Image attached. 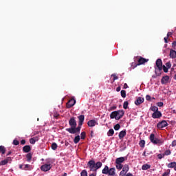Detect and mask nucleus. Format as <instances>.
<instances>
[{"mask_svg": "<svg viewBox=\"0 0 176 176\" xmlns=\"http://www.w3.org/2000/svg\"><path fill=\"white\" fill-rule=\"evenodd\" d=\"M102 167V162H98L96 163L95 160H89L87 162V168H89L91 171H97L98 168H101Z\"/></svg>", "mask_w": 176, "mask_h": 176, "instance_id": "obj_1", "label": "nucleus"}, {"mask_svg": "<svg viewBox=\"0 0 176 176\" xmlns=\"http://www.w3.org/2000/svg\"><path fill=\"white\" fill-rule=\"evenodd\" d=\"M156 67H155V73L156 76H160L162 75V71L163 70V63L162 59L158 58L155 62Z\"/></svg>", "mask_w": 176, "mask_h": 176, "instance_id": "obj_2", "label": "nucleus"}, {"mask_svg": "<svg viewBox=\"0 0 176 176\" xmlns=\"http://www.w3.org/2000/svg\"><path fill=\"white\" fill-rule=\"evenodd\" d=\"M69 124L70 126V128L66 129V131H67L68 133H74V131H75V129L74 128L76 127L77 126L76 120H75V118L72 117L69 119Z\"/></svg>", "mask_w": 176, "mask_h": 176, "instance_id": "obj_3", "label": "nucleus"}, {"mask_svg": "<svg viewBox=\"0 0 176 176\" xmlns=\"http://www.w3.org/2000/svg\"><path fill=\"white\" fill-rule=\"evenodd\" d=\"M150 141L152 142V144H154L155 145H162L163 141L160 139H157L155 138V134L151 133L150 135Z\"/></svg>", "mask_w": 176, "mask_h": 176, "instance_id": "obj_4", "label": "nucleus"}, {"mask_svg": "<svg viewBox=\"0 0 176 176\" xmlns=\"http://www.w3.org/2000/svg\"><path fill=\"white\" fill-rule=\"evenodd\" d=\"M136 60L138 61L136 67L137 65H142L143 64H145V63H148L149 61V59L142 58V56H137Z\"/></svg>", "mask_w": 176, "mask_h": 176, "instance_id": "obj_5", "label": "nucleus"}, {"mask_svg": "<svg viewBox=\"0 0 176 176\" xmlns=\"http://www.w3.org/2000/svg\"><path fill=\"white\" fill-rule=\"evenodd\" d=\"M168 126V124L167 123V121L162 120L157 123V129H164V127H167Z\"/></svg>", "mask_w": 176, "mask_h": 176, "instance_id": "obj_6", "label": "nucleus"}, {"mask_svg": "<svg viewBox=\"0 0 176 176\" xmlns=\"http://www.w3.org/2000/svg\"><path fill=\"white\" fill-rule=\"evenodd\" d=\"M52 168V164H45L41 166V171H49V170H50Z\"/></svg>", "mask_w": 176, "mask_h": 176, "instance_id": "obj_7", "label": "nucleus"}, {"mask_svg": "<svg viewBox=\"0 0 176 176\" xmlns=\"http://www.w3.org/2000/svg\"><path fill=\"white\" fill-rule=\"evenodd\" d=\"M129 167L127 164L124 165V166H122V171L120 173V175H122L124 176L126 175V174H127V172L129 170Z\"/></svg>", "mask_w": 176, "mask_h": 176, "instance_id": "obj_8", "label": "nucleus"}, {"mask_svg": "<svg viewBox=\"0 0 176 176\" xmlns=\"http://www.w3.org/2000/svg\"><path fill=\"white\" fill-rule=\"evenodd\" d=\"M75 104H76V100H75V99L74 98L70 99L67 104V107L72 108V107H74Z\"/></svg>", "mask_w": 176, "mask_h": 176, "instance_id": "obj_9", "label": "nucleus"}, {"mask_svg": "<svg viewBox=\"0 0 176 176\" xmlns=\"http://www.w3.org/2000/svg\"><path fill=\"white\" fill-rule=\"evenodd\" d=\"M152 118L153 119H159L162 118V112H160V111L154 112L152 114Z\"/></svg>", "mask_w": 176, "mask_h": 176, "instance_id": "obj_10", "label": "nucleus"}, {"mask_svg": "<svg viewBox=\"0 0 176 176\" xmlns=\"http://www.w3.org/2000/svg\"><path fill=\"white\" fill-rule=\"evenodd\" d=\"M168 80H170V77L168 76H164L161 80V83L162 85H166V83H168Z\"/></svg>", "mask_w": 176, "mask_h": 176, "instance_id": "obj_11", "label": "nucleus"}, {"mask_svg": "<svg viewBox=\"0 0 176 176\" xmlns=\"http://www.w3.org/2000/svg\"><path fill=\"white\" fill-rule=\"evenodd\" d=\"M145 101V99L144 98L138 97L137 98L136 100L135 101V105H141Z\"/></svg>", "mask_w": 176, "mask_h": 176, "instance_id": "obj_12", "label": "nucleus"}, {"mask_svg": "<svg viewBox=\"0 0 176 176\" xmlns=\"http://www.w3.org/2000/svg\"><path fill=\"white\" fill-rule=\"evenodd\" d=\"M124 115V111L123 110H118L117 111V118L119 120L122 119Z\"/></svg>", "mask_w": 176, "mask_h": 176, "instance_id": "obj_13", "label": "nucleus"}, {"mask_svg": "<svg viewBox=\"0 0 176 176\" xmlns=\"http://www.w3.org/2000/svg\"><path fill=\"white\" fill-rule=\"evenodd\" d=\"M10 160H12V158L10 157H8L6 159L0 162V166H6V164L9 163Z\"/></svg>", "mask_w": 176, "mask_h": 176, "instance_id": "obj_14", "label": "nucleus"}, {"mask_svg": "<svg viewBox=\"0 0 176 176\" xmlns=\"http://www.w3.org/2000/svg\"><path fill=\"white\" fill-rule=\"evenodd\" d=\"M74 132H70V134H76V133H80V129H82V125L78 124V127H74Z\"/></svg>", "mask_w": 176, "mask_h": 176, "instance_id": "obj_15", "label": "nucleus"}, {"mask_svg": "<svg viewBox=\"0 0 176 176\" xmlns=\"http://www.w3.org/2000/svg\"><path fill=\"white\" fill-rule=\"evenodd\" d=\"M126 160L124 157H118L116 160V164H122Z\"/></svg>", "mask_w": 176, "mask_h": 176, "instance_id": "obj_16", "label": "nucleus"}, {"mask_svg": "<svg viewBox=\"0 0 176 176\" xmlns=\"http://www.w3.org/2000/svg\"><path fill=\"white\" fill-rule=\"evenodd\" d=\"M111 119H116V120H118V111H115L111 113L110 114Z\"/></svg>", "mask_w": 176, "mask_h": 176, "instance_id": "obj_17", "label": "nucleus"}, {"mask_svg": "<svg viewBox=\"0 0 176 176\" xmlns=\"http://www.w3.org/2000/svg\"><path fill=\"white\" fill-rule=\"evenodd\" d=\"M78 124H80V126H82L83 124V122H85V116L84 115H80L78 117Z\"/></svg>", "mask_w": 176, "mask_h": 176, "instance_id": "obj_18", "label": "nucleus"}, {"mask_svg": "<svg viewBox=\"0 0 176 176\" xmlns=\"http://www.w3.org/2000/svg\"><path fill=\"white\" fill-rule=\"evenodd\" d=\"M126 130L120 131L118 135L120 140H123V138L126 137Z\"/></svg>", "mask_w": 176, "mask_h": 176, "instance_id": "obj_19", "label": "nucleus"}, {"mask_svg": "<svg viewBox=\"0 0 176 176\" xmlns=\"http://www.w3.org/2000/svg\"><path fill=\"white\" fill-rule=\"evenodd\" d=\"M23 151L25 153H28V152H31V146L30 145H26L23 147Z\"/></svg>", "mask_w": 176, "mask_h": 176, "instance_id": "obj_20", "label": "nucleus"}, {"mask_svg": "<svg viewBox=\"0 0 176 176\" xmlns=\"http://www.w3.org/2000/svg\"><path fill=\"white\" fill-rule=\"evenodd\" d=\"M116 169H115V168H110L109 169V172H108V173H107V175H111V176H113V175H115V174H116Z\"/></svg>", "mask_w": 176, "mask_h": 176, "instance_id": "obj_21", "label": "nucleus"}, {"mask_svg": "<svg viewBox=\"0 0 176 176\" xmlns=\"http://www.w3.org/2000/svg\"><path fill=\"white\" fill-rule=\"evenodd\" d=\"M87 125L89 127H94V126H96V120H90L88 121Z\"/></svg>", "mask_w": 176, "mask_h": 176, "instance_id": "obj_22", "label": "nucleus"}, {"mask_svg": "<svg viewBox=\"0 0 176 176\" xmlns=\"http://www.w3.org/2000/svg\"><path fill=\"white\" fill-rule=\"evenodd\" d=\"M169 56L170 58H176V51L174 50H170Z\"/></svg>", "mask_w": 176, "mask_h": 176, "instance_id": "obj_23", "label": "nucleus"}, {"mask_svg": "<svg viewBox=\"0 0 176 176\" xmlns=\"http://www.w3.org/2000/svg\"><path fill=\"white\" fill-rule=\"evenodd\" d=\"M23 170H25V171H31V170H32V166L30 164H25L23 165Z\"/></svg>", "mask_w": 176, "mask_h": 176, "instance_id": "obj_24", "label": "nucleus"}, {"mask_svg": "<svg viewBox=\"0 0 176 176\" xmlns=\"http://www.w3.org/2000/svg\"><path fill=\"white\" fill-rule=\"evenodd\" d=\"M109 171V167H108V166H105L104 168L102 170V174L108 175Z\"/></svg>", "mask_w": 176, "mask_h": 176, "instance_id": "obj_25", "label": "nucleus"}, {"mask_svg": "<svg viewBox=\"0 0 176 176\" xmlns=\"http://www.w3.org/2000/svg\"><path fill=\"white\" fill-rule=\"evenodd\" d=\"M168 168H174V170H175V167H176V162H170L168 164Z\"/></svg>", "mask_w": 176, "mask_h": 176, "instance_id": "obj_26", "label": "nucleus"}, {"mask_svg": "<svg viewBox=\"0 0 176 176\" xmlns=\"http://www.w3.org/2000/svg\"><path fill=\"white\" fill-rule=\"evenodd\" d=\"M0 153H2V155H5L6 153V148L3 146H0Z\"/></svg>", "mask_w": 176, "mask_h": 176, "instance_id": "obj_27", "label": "nucleus"}, {"mask_svg": "<svg viewBox=\"0 0 176 176\" xmlns=\"http://www.w3.org/2000/svg\"><path fill=\"white\" fill-rule=\"evenodd\" d=\"M26 159L27 162H31L32 160V154L31 153H29L26 155Z\"/></svg>", "mask_w": 176, "mask_h": 176, "instance_id": "obj_28", "label": "nucleus"}, {"mask_svg": "<svg viewBox=\"0 0 176 176\" xmlns=\"http://www.w3.org/2000/svg\"><path fill=\"white\" fill-rule=\"evenodd\" d=\"M113 134H115V131H113V129H109V131L107 132L108 137H112Z\"/></svg>", "mask_w": 176, "mask_h": 176, "instance_id": "obj_29", "label": "nucleus"}, {"mask_svg": "<svg viewBox=\"0 0 176 176\" xmlns=\"http://www.w3.org/2000/svg\"><path fill=\"white\" fill-rule=\"evenodd\" d=\"M151 168V165L146 164L142 165V170H149Z\"/></svg>", "mask_w": 176, "mask_h": 176, "instance_id": "obj_30", "label": "nucleus"}, {"mask_svg": "<svg viewBox=\"0 0 176 176\" xmlns=\"http://www.w3.org/2000/svg\"><path fill=\"white\" fill-rule=\"evenodd\" d=\"M79 141H80V136L79 135H78L77 136H76L74 139V144H78L79 142Z\"/></svg>", "mask_w": 176, "mask_h": 176, "instance_id": "obj_31", "label": "nucleus"}, {"mask_svg": "<svg viewBox=\"0 0 176 176\" xmlns=\"http://www.w3.org/2000/svg\"><path fill=\"white\" fill-rule=\"evenodd\" d=\"M151 111H153V112H157L159 111V108L156 106H151L150 107Z\"/></svg>", "mask_w": 176, "mask_h": 176, "instance_id": "obj_32", "label": "nucleus"}, {"mask_svg": "<svg viewBox=\"0 0 176 176\" xmlns=\"http://www.w3.org/2000/svg\"><path fill=\"white\" fill-rule=\"evenodd\" d=\"M58 146L57 145V143H55V142L52 143L51 145V148H52V151H56V149H57Z\"/></svg>", "mask_w": 176, "mask_h": 176, "instance_id": "obj_33", "label": "nucleus"}, {"mask_svg": "<svg viewBox=\"0 0 176 176\" xmlns=\"http://www.w3.org/2000/svg\"><path fill=\"white\" fill-rule=\"evenodd\" d=\"M139 145L140 148H145V140H140V142H139Z\"/></svg>", "mask_w": 176, "mask_h": 176, "instance_id": "obj_34", "label": "nucleus"}, {"mask_svg": "<svg viewBox=\"0 0 176 176\" xmlns=\"http://www.w3.org/2000/svg\"><path fill=\"white\" fill-rule=\"evenodd\" d=\"M36 141H38V138L36 137L30 139V144H35Z\"/></svg>", "mask_w": 176, "mask_h": 176, "instance_id": "obj_35", "label": "nucleus"}, {"mask_svg": "<svg viewBox=\"0 0 176 176\" xmlns=\"http://www.w3.org/2000/svg\"><path fill=\"white\" fill-rule=\"evenodd\" d=\"M116 167L117 170H122L123 168V164H116Z\"/></svg>", "mask_w": 176, "mask_h": 176, "instance_id": "obj_36", "label": "nucleus"}, {"mask_svg": "<svg viewBox=\"0 0 176 176\" xmlns=\"http://www.w3.org/2000/svg\"><path fill=\"white\" fill-rule=\"evenodd\" d=\"M123 108H124V109H127V108H129V102L128 101L124 102Z\"/></svg>", "mask_w": 176, "mask_h": 176, "instance_id": "obj_37", "label": "nucleus"}, {"mask_svg": "<svg viewBox=\"0 0 176 176\" xmlns=\"http://www.w3.org/2000/svg\"><path fill=\"white\" fill-rule=\"evenodd\" d=\"M81 140H85L86 138V132L83 131L80 133Z\"/></svg>", "mask_w": 176, "mask_h": 176, "instance_id": "obj_38", "label": "nucleus"}, {"mask_svg": "<svg viewBox=\"0 0 176 176\" xmlns=\"http://www.w3.org/2000/svg\"><path fill=\"white\" fill-rule=\"evenodd\" d=\"M168 155H171V151L170 150L165 151V152L164 153V155L168 156Z\"/></svg>", "mask_w": 176, "mask_h": 176, "instance_id": "obj_39", "label": "nucleus"}, {"mask_svg": "<svg viewBox=\"0 0 176 176\" xmlns=\"http://www.w3.org/2000/svg\"><path fill=\"white\" fill-rule=\"evenodd\" d=\"M170 175V169H168L166 172L164 173L162 176H169Z\"/></svg>", "mask_w": 176, "mask_h": 176, "instance_id": "obj_40", "label": "nucleus"}, {"mask_svg": "<svg viewBox=\"0 0 176 176\" xmlns=\"http://www.w3.org/2000/svg\"><path fill=\"white\" fill-rule=\"evenodd\" d=\"M121 97H122V98H126V91L124 90L121 91Z\"/></svg>", "mask_w": 176, "mask_h": 176, "instance_id": "obj_41", "label": "nucleus"}, {"mask_svg": "<svg viewBox=\"0 0 176 176\" xmlns=\"http://www.w3.org/2000/svg\"><path fill=\"white\" fill-rule=\"evenodd\" d=\"M119 129H120V124H116L114 126V130H116V131H118V130H119Z\"/></svg>", "mask_w": 176, "mask_h": 176, "instance_id": "obj_42", "label": "nucleus"}, {"mask_svg": "<svg viewBox=\"0 0 176 176\" xmlns=\"http://www.w3.org/2000/svg\"><path fill=\"white\" fill-rule=\"evenodd\" d=\"M162 69H163L164 72H165V73L168 72V67H166L165 65L162 66Z\"/></svg>", "mask_w": 176, "mask_h": 176, "instance_id": "obj_43", "label": "nucleus"}, {"mask_svg": "<svg viewBox=\"0 0 176 176\" xmlns=\"http://www.w3.org/2000/svg\"><path fill=\"white\" fill-rule=\"evenodd\" d=\"M80 174L81 176H87V171H86V170H83Z\"/></svg>", "mask_w": 176, "mask_h": 176, "instance_id": "obj_44", "label": "nucleus"}, {"mask_svg": "<svg viewBox=\"0 0 176 176\" xmlns=\"http://www.w3.org/2000/svg\"><path fill=\"white\" fill-rule=\"evenodd\" d=\"M165 67H166L168 68V69L171 68V63L167 62V63H166V66H165Z\"/></svg>", "mask_w": 176, "mask_h": 176, "instance_id": "obj_45", "label": "nucleus"}, {"mask_svg": "<svg viewBox=\"0 0 176 176\" xmlns=\"http://www.w3.org/2000/svg\"><path fill=\"white\" fill-rule=\"evenodd\" d=\"M13 144L16 146L19 145V144H20V142H19V140H13Z\"/></svg>", "mask_w": 176, "mask_h": 176, "instance_id": "obj_46", "label": "nucleus"}, {"mask_svg": "<svg viewBox=\"0 0 176 176\" xmlns=\"http://www.w3.org/2000/svg\"><path fill=\"white\" fill-rule=\"evenodd\" d=\"M158 159H163L164 157V154H158Z\"/></svg>", "mask_w": 176, "mask_h": 176, "instance_id": "obj_47", "label": "nucleus"}, {"mask_svg": "<svg viewBox=\"0 0 176 176\" xmlns=\"http://www.w3.org/2000/svg\"><path fill=\"white\" fill-rule=\"evenodd\" d=\"M111 76H113V82H115V80H117V79H118V78L116 76V74H112Z\"/></svg>", "mask_w": 176, "mask_h": 176, "instance_id": "obj_48", "label": "nucleus"}, {"mask_svg": "<svg viewBox=\"0 0 176 176\" xmlns=\"http://www.w3.org/2000/svg\"><path fill=\"white\" fill-rule=\"evenodd\" d=\"M157 107H163V102H159L157 103Z\"/></svg>", "mask_w": 176, "mask_h": 176, "instance_id": "obj_49", "label": "nucleus"}, {"mask_svg": "<svg viewBox=\"0 0 176 176\" xmlns=\"http://www.w3.org/2000/svg\"><path fill=\"white\" fill-rule=\"evenodd\" d=\"M146 100L147 101H151V96L146 95Z\"/></svg>", "mask_w": 176, "mask_h": 176, "instance_id": "obj_50", "label": "nucleus"}, {"mask_svg": "<svg viewBox=\"0 0 176 176\" xmlns=\"http://www.w3.org/2000/svg\"><path fill=\"white\" fill-rule=\"evenodd\" d=\"M171 35H173V32H168L167 33L166 37L168 38L169 36H171Z\"/></svg>", "mask_w": 176, "mask_h": 176, "instance_id": "obj_51", "label": "nucleus"}, {"mask_svg": "<svg viewBox=\"0 0 176 176\" xmlns=\"http://www.w3.org/2000/svg\"><path fill=\"white\" fill-rule=\"evenodd\" d=\"M172 146H176V140H173V142H172Z\"/></svg>", "mask_w": 176, "mask_h": 176, "instance_id": "obj_52", "label": "nucleus"}, {"mask_svg": "<svg viewBox=\"0 0 176 176\" xmlns=\"http://www.w3.org/2000/svg\"><path fill=\"white\" fill-rule=\"evenodd\" d=\"M21 145H25V140H22L21 141Z\"/></svg>", "mask_w": 176, "mask_h": 176, "instance_id": "obj_53", "label": "nucleus"}, {"mask_svg": "<svg viewBox=\"0 0 176 176\" xmlns=\"http://www.w3.org/2000/svg\"><path fill=\"white\" fill-rule=\"evenodd\" d=\"M19 168H20V170H23V168H24V164H20V165H19Z\"/></svg>", "mask_w": 176, "mask_h": 176, "instance_id": "obj_54", "label": "nucleus"}, {"mask_svg": "<svg viewBox=\"0 0 176 176\" xmlns=\"http://www.w3.org/2000/svg\"><path fill=\"white\" fill-rule=\"evenodd\" d=\"M172 47H176V41H173V42L172 43Z\"/></svg>", "mask_w": 176, "mask_h": 176, "instance_id": "obj_55", "label": "nucleus"}, {"mask_svg": "<svg viewBox=\"0 0 176 176\" xmlns=\"http://www.w3.org/2000/svg\"><path fill=\"white\" fill-rule=\"evenodd\" d=\"M164 42H165V43H168V38H167V37H164Z\"/></svg>", "mask_w": 176, "mask_h": 176, "instance_id": "obj_56", "label": "nucleus"}, {"mask_svg": "<svg viewBox=\"0 0 176 176\" xmlns=\"http://www.w3.org/2000/svg\"><path fill=\"white\" fill-rule=\"evenodd\" d=\"M58 116H60L59 114H54V118H55V119H58Z\"/></svg>", "mask_w": 176, "mask_h": 176, "instance_id": "obj_57", "label": "nucleus"}, {"mask_svg": "<svg viewBox=\"0 0 176 176\" xmlns=\"http://www.w3.org/2000/svg\"><path fill=\"white\" fill-rule=\"evenodd\" d=\"M110 109L111 111H114L115 109H116V106L111 107Z\"/></svg>", "mask_w": 176, "mask_h": 176, "instance_id": "obj_58", "label": "nucleus"}, {"mask_svg": "<svg viewBox=\"0 0 176 176\" xmlns=\"http://www.w3.org/2000/svg\"><path fill=\"white\" fill-rule=\"evenodd\" d=\"M129 87V85H127V83L124 84V89H127Z\"/></svg>", "mask_w": 176, "mask_h": 176, "instance_id": "obj_59", "label": "nucleus"}, {"mask_svg": "<svg viewBox=\"0 0 176 176\" xmlns=\"http://www.w3.org/2000/svg\"><path fill=\"white\" fill-rule=\"evenodd\" d=\"M124 176H133V175L131 173H128L126 175H124Z\"/></svg>", "mask_w": 176, "mask_h": 176, "instance_id": "obj_60", "label": "nucleus"}, {"mask_svg": "<svg viewBox=\"0 0 176 176\" xmlns=\"http://www.w3.org/2000/svg\"><path fill=\"white\" fill-rule=\"evenodd\" d=\"M120 90H121L120 87H118L116 88V91H120Z\"/></svg>", "mask_w": 176, "mask_h": 176, "instance_id": "obj_61", "label": "nucleus"}, {"mask_svg": "<svg viewBox=\"0 0 176 176\" xmlns=\"http://www.w3.org/2000/svg\"><path fill=\"white\" fill-rule=\"evenodd\" d=\"M97 175V173H92L91 175H89V176H96Z\"/></svg>", "mask_w": 176, "mask_h": 176, "instance_id": "obj_62", "label": "nucleus"}, {"mask_svg": "<svg viewBox=\"0 0 176 176\" xmlns=\"http://www.w3.org/2000/svg\"><path fill=\"white\" fill-rule=\"evenodd\" d=\"M10 155H12V151H9V152L7 153V156H10Z\"/></svg>", "mask_w": 176, "mask_h": 176, "instance_id": "obj_63", "label": "nucleus"}, {"mask_svg": "<svg viewBox=\"0 0 176 176\" xmlns=\"http://www.w3.org/2000/svg\"><path fill=\"white\" fill-rule=\"evenodd\" d=\"M94 134V132L93 131H91V137H93Z\"/></svg>", "mask_w": 176, "mask_h": 176, "instance_id": "obj_64", "label": "nucleus"}]
</instances>
